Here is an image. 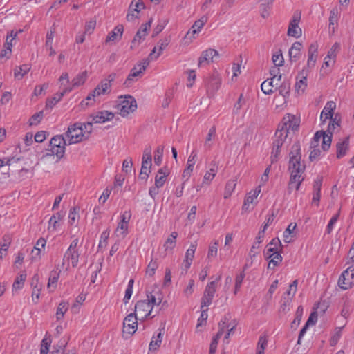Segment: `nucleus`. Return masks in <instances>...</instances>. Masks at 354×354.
Instances as JSON below:
<instances>
[{"instance_id":"nucleus-9","label":"nucleus","mask_w":354,"mask_h":354,"mask_svg":"<svg viewBox=\"0 0 354 354\" xmlns=\"http://www.w3.org/2000/svg\"><path fill=\"white\" fill-rule=\"evenodd\" d=\"M221 279V275L218 276L215 281L208 283L204 290L203 297L201 299V308L208 307L212 301L213 297L216 290L217 282Z\"/></svg>"},{"instance_id":"nucleus-35","label":"nucleus","mask_w":354,"mask_h":354,"mask_svg":"<svg viewBox=\"0 0 354 354\" xmlns=\"http://www.w3.org/2000/svg\"><path fill=\"white\" fill-rule=\"evenodd\" d=\"M301 48V43L299 41L293 43V44L292 45L289 50V56L291 60L294 59L295 61H296L297 59L300 57Z\"/></svg>"},{"instance_id":"nucleus-6","label":"nucleus","mask_w":354,"mask_h":354,"mask_svg":"<svg viewBox=\"0 0 354 354\" xmlns=\"http://www.w3.org/2000/svg\"><path fill=\"white\" fill-rule=\"evenodd\" d=\"M136 109V100L131 95H124L119 97L117 110L122 117L128 116L130 113L134 112Z\"/></svg>"},{"instance_id":"nucleus-62","label":"nucleus","mask_w":354,"mask_h":354,"mask_svg":"<svg viewBox=\"0 0 354 354\" xmlns=\"http://www.w3.org/2000/svg\"><path fill=\"white\" fill-rule=\"evenodd\" d=\"M109 234L110 231L109 230H106L102 233L98 245L99 248H105L107 245Z\"/></svg>"},{"instance_id":"nucleus-17","label":"nucleus","mask_w":354,"mask_h":354,"mask_svg":"<svg viewBox=\"0 0 354 354\" xmlns=\"http://www.w3.org/2000/svg\"><path fill=\"white\" fill-rule=\"evenodd\" d=\"M336 109V104L333 101L328 102L320 114L321 124H326L327 120L333 117L334 111Z\"/></svg>"},{"instance_id":"nucleus-24","label":"nucleus","mask_w":354,"mask_h":354,"mask_svg":"<svg viewBox=\"0 0 354 354\" xmlns=\"http://www.w3.org/2000/svg\"><path fill=\"white\" fill-rule=\"evenodd\" d=\"M46 244V241L44 238H40L36 242L34 248L31 251V259L37 261L41 259L42 252L44 250Z\"/></svg>"},{"instance_id":"nucleus-2","label":"nucleus","mask_w":354,"mask_h":354,"mask_svg":"<svg viewBox=\"0 0 354 354\" xmlns=\"http://www.w3.org/2000/svg\"><path fill=\"white\" fill-rule=\"evenodd\" d=\"M157 50V47H154L149 55L148 57L144 59L141 62H138L133 68L131 70L127 78L124 82V84L127 86H131L133 82L136 81L137 77H141L149 66L151 61H153V55Z\"/></svg>"},{"instance_id":"nucleus-51","label":"nucleus","mask_w":354,"mask_h":354,"mask_svg":"<svg viewBox=\"0 0 354 354\" xmlns=\"http://www.w3.org/2000/svg\"><path fill=\"white\" fill-rule=\"evenodd\" d=\"M30 69V65L23 64L15 70V77L17 78H22L26 74L28 73Z\"/></svg>"},{"instance_id":"nucleus-41","label":"nucleus","mask_w":354,"mask_h":354,"mask_svg":"<svg viewBox=\"0 0 354 354\" xmlns=\"http://www.w3.org/2000/svg\"><path fill=\"white\" fill-rule=\"evenodd\" d=\"M26 279V273L23 271L21 272L17 277H16L13 285H12V290H20L24 286V282Z\"/></svg>"},{"instance_id":"nucleus-14","label":"nucleus","mask_w":354,"mask_h":354,"mask_svg":"<svg viewBox=\"0 0 354 354\" xmlns=\"http://www.w3.org/2000/svg\"><path fill=\"white\" fill-rule=\"evenodd\" d=\"M152 311V306L150 302L147 300L138 301L135 305V315L140 319H144L150 315Z\"/></svg>"},{"instance_id":"nucleus-36","label":"nucleus","mask_w":354,"mask_h":354,"mask_svg":"<svg viewBox=\"0 0 354 354\" xmlns=\"http://www.w3.org/2000/svg\"><path fill=\"white\" fill-rule=\"evenodd\" d=\"M217 165L215 163L211 164L209 171H206L203 176V184L209 185L215 177L217 173Z\"/></svg>"},{"instance_id":"nucleus-45","label":"nucleus","mask_w":354,"mask_h":354,"mask_svg":"<svg viewBox=\"0 0 354 354\" xmlns=\"http://www.w3.org/2000/svg\"><path fill=\"white\" fill-rule=\"evenodd\" d=\"M216 137V127L214 126L212 127L207 135V137L205 138V141L204 143V146L206 149H209L212 146V141H213L215 139Z\"/></svg>"},{"instance_id":"nucleus-1","label":"nucleus","mask_w":354,"mask_h":354,"mask_svg":"<svg viewBox=\"0 0 354 354\" xmlns=\"http://www.w3.org/2000/svg\"><path fill=\"white\" fill-rule=\"evenodd\" d=\"M300 145L299 142L295 143L291 148L289 153V170L290 177L288 186V191L291 193L293 190L298 191L301 183L304 180L301 174L304 171L305 166L301 164Z\"/></svg>"},{"instance_id":"nucleus-60","label":"nucleus","mask_w":354,"mask_h":354,"mask_svg":"<svg viewBox=\"0 0 354 354\" xmlns=\"http://www.w3.org/2000/svg\"><path fill=\"white\" fill-rule=\"evenodd\" d=\"M196 249V243H192L190 247L186 251L185 259L192 261L194 257Z\"/></svg>"},{"instance_id":"nucleus-37","label":"nucleus","mask_w":354,"mask_h":354,"mask_svg":"<svg viewBox=\"0 0 354 354\" xmlns=\"http://www.w3.org/2000/svg\"><path fill=\"white\" fill-rule=\"evenodd\" d=\"M277 89L279 91V95L283 97V102L286 103V100L290 91V84L288 82H283Z\"/></svg>"},{"instance_id":"nucleus-32","label":"nucleus","mask_w":354,"mask_h":354,"mask_svg":"<svg viewBox=\"0 0 354 354\" xmlns=\"http://www.w3.org/2000/svg\"><path fill=\"white\" fill-rule=\"evenodd\" d=\"M164 333L165 328L159 329L158 335L151 339L149 346V351H156L160 346Z\"/></svg>"},{"instance_id":"nucleus-16","label":"nucleus","mask_w":354,"mask_h":354,"mask_svg":"<svg viewBox=\"0 0 354 354\" xmlns=\"http://www.w3.org/2000/svg\"><path fill=\"white\" fill-rule=\"evenodd\" d=\"M318 57V44L317 42L313 43L310 45L308 50V60L306 68L308 72L315 67Z\"/></svg>"},{"instance_id":"nucleus-7","label":"nucleus","mask_w":354,"mask_h":354,"mask_svg":"<svg viewBox=\"0 0 354 354\" xmlns=\"http://www.w3.org/2000/svg\"><path fill=\"white\" fill-rule=\"evenodd\" d=\"M288 131L285 129H283L280 126L277 129L275 133V139L273 142V149L271 153V161L274 162L278 158V156L280 153V148L282 147L283 144L286 142L288 138Z\"/></svg>"},{"instance_id":"nucleus-30","label":"nucleus","mask_w":354,"mask_h":354,"mask_svg":"<svg viewBox=\"0 0 354 354\" xmlns=\"http://www.w3.org/2000/svg\"><path fill=\"white\" fill-rule=\"evenodd\" d=\"M279 82L273 78H268L261 84V90L265 94L270 95L274 92V88H277V86L279 85Z\"/></svg>"},{"instance_id":"nucleus-59","label":"nucleus","mask_w":354,"mask_h":354,"mask_svg":"<svg viewBox=\"0 0 354 354\" xmlns=\"http://www.w3.org/2000/svg\"><path fill=\"white\" fill-rule=\"evenodd\" d=\"M87 122L82 123L83 124V132L86 136V140L89 138L91 132L93 131V124L94 123L91 119H89Z\"/></svg>"},{"instance_id":"nucleus-58","label":"nucleus","mask_w":354,"mask_h":354,"mask_svg":"<svg viewBox=\"0 0 354 354\" xmlns=\"http://www.w3.org/2000/svg\"><path fill=\"white\" fill-rule=\"evenodd\" d=\"M218 241L216 240L209 246L207 258L210 259L215 257L218 253Z\"/></svg>"},{"instance_id":"nucleus-29","label":"nucleus","mask_w":354,"mask_h":354,"mask_svg":"<svg viewBox=\"0 0 354 354\" xmlns=\"http://www.w3.org/2000/svg\"><path fill=\"white\" fill-rule=\"evenodd\" d=\"M337 158H342L346 155L349 149V137L345 138L344 140H340L336 144Z\"/></svg>"},{"instance_id":"nucleus-13","label":"nucleus","mask_w":354,"mask_h":354,"mask_svg":"<svg viewBox=\"0 0 354 354\" xmlns=\"http://www.w3.org/2000/svg\"><path fill=\"white\" fill-rule=\"evenodd\" d=\"M354 283V269L347 268L342 272L338 280L340 288L347 290Z\"/></svg>"},{"instance_id":"nucleus-64","label":"nucleus","mask_w":354,"mask_h":354,"mask_svg":"<svg viewBox=\"0 0 354 354\" xmlns=\"http://www.w3.org/2000/svg\"><path fill=\"white\" fill-rule=\"evenodd\" d=\"M43 118V111H39L34 114L29 120L30 126L38 124Z\"/></svg>"},{"instance_id":"nucleus-8","label":"nucleus","mask_w":354,"mask_h":354,"mask_svg":"<svg viewBox=\"0 0 354 354\" xmlns=\"http://www.w3.org/2000/svg\"><path fill=\"white\" fill-rule=\"evenodd\" d=\"M87 78V72L83 71L77 74L71 81V86H66V84L69 83V76L67 73H63L59 78L61 86L74 88L82 86L84 84Z\"/></svg>"},{"instance_id":"nucleus-43","label":"nucleus","mask_w":354,"mask_h":354,"mask_svg":"<svg viewBox=\"0 0 354 354\" xmlns=\"http://www.w3.org/2000/svg\"><path fill=\"white\" fill-rule=\"evenodd\" d=\"M297 224L291 223L283 232V241L286 243H290L293 236V232L296 229Z\"/></svg>"},{"instance_id":"nucleus-15","label":"nucleus","mask_w":354,"mask_h":354,"mask_svg":"<svg viewBox=\"0 0 354 354\" xmlns=\"http://www.w3.org/2000/svg\"><path fill=\"white\" fill-rule=\"evenodd\" d=\"M300 19L301 16L299 13H295L293 15L288 28L287 34L288 36L295 38H299L301 36L302 31L301 28L299 26Z\"/></svg>"},{"instance_id":"nucleus-12","label":"nucleus","mask_w":354,"mask_h":354,"mask_svg":"<svg viewBox=\"0 0 354 354\" xmlns=\"http://www.w3.org/2000/svg\"><path fill=\"white\" fill-rule=\"evenodd\" d=\"M261 185H259L246 194L242 206L243 211L247 212L253 209L254 205L257 203V198L261 193Z\"/></svg>"},{"instance_id":"nucleus-44","label":"nucleus","mask_w":354,"mask_h":354,"mask_svg":"<svg viewBox=\"0 0 354 354\" xmlns=\"http://www.w3.org/2000/svg\"><path fill=\"white\" fill-rule=\"evenodd\" d=\"M221 84V80L218 77H213L210 79L207 84V91L209 92L214 93L216 91Z\"/></svg>"},{"instance_id":"nucleus-34","label":"nucleus","mask_w":354,"mask_h":354,"mask_svg":"<svg viewBox=\"0 0 354 354\" xmlns=\"http://www.w3.org/2000/svg\"><path fill=\"white\" fill-rule=\"evenodd\" d=\"M60 272V270L58 268H56L50 272L47 284V288L50 290V291L54 290L57 287Z\"/></svg>"},{"instance_id":"nucleus-39","label":"nucleus","mask_w":354,"mask_h":354,"mask_svg":"<svg viewBox=\"0 0 354 354\" xmlns=\"http://www.w3.org/2000/svg\"><path fill=\"white\" fill-rule=\"evenodd\" d=\"M12 242V237L10 234H5L0 243V259L3 257V252H6L8 250Z\"/></svg>"},{"instance_id":"nucleus-33","label":"nucleus","mask_w":354,"mask_h":354,"mask_svg":"<svg viewBox=\"0 0 354 354\" xmlns=\"http://www.w3.org/2000/svg\"><path fill=\"white\" fill-rule=\"evenodd\" d=\"M169 172L168 169L165 168H160L157 174L155 176V184L157 187H162L166 182L167 177L168 176Z\"/></svg>"},{"instance_id":"nucleus-3","label":"nucleus","mask_w":354,"mask_h":354,"mask_svg":"<svg viewBox=\"0 0 354 354\" xmlns=\"http://www.w3.org/2000/svg\"><path fill=\"white\" fill-rule=\"evenodd\" d=\"M66 145H68V142L64 136H55L50 141L48 152L44 155V157L56 156L57 160H59L65 153Z\"/></svg>"},{"instance_id":"nucleus-38","label":"nucleus","mask_w":354,"mask_h":354,"mask_svg":"<svg viewBox=\"0 0 354 354\" xmlns=\"http://www.w3.org/2000/svg\"><path fill=\"white\" fill-rule=\"evenodd\" d=\"M340 126V118H338L337 115H335V117L329 119V122L328 124L327 129L325 131L327 134L333 136L334 130Z\"/></svg>"},{"instance_id":"nucleus-49","label":"nucleus","mask_w":354,"mask_h":354,"mask_svg":"<svg viewBox=\"0 0 354 354\" xmlns=\"http://www.w3.org/2000/svg\"><path fill=\"white\" fill-rule=\"evenodd\" d=\"M169 39L165 38L164 39H161L158 41V52L156 55V52L153 55V60L157 59L159 56L162 54V51L165 49V48L169 45Z\"/></svg>"},{"instance_id":"nucleus-5","label":"nucleus","mask_w":354,"mask_h":354,"mask_svg":"<svg viewBox=\"0 0 354 354\" xmlns=\"http://www.w3.org/2000/svg\"><path fill=\"white\" fill-rule=\"evenodd\" d=\"M64 137L68 145L76 144L86 140V138L83 132L82 123L76 122L70 125L64 134Z\"/></svg>"},{"instance_id":"nucleus-31","label":"nucleus","mask_w":354,"mask_h":354,"mask_svg":"<svg viewBox=\"0 0 354 354\" xmlns=\"http://www.w3.org/2000/svg\"><path fill=\"white\" fill-rule=\"evenodd\" d=\"M196 156H197V155L194 152H192L190 154V156H189L188 160H187V167L185 169L183 174V177L184 178L188 179L190 177L191 173L193 171L194 166L196 162Z\"/></svg>"},{"instance_id":"nucleus-28","label":"nucleus","mask_w":354,"mask_h":354,"mask_svg":"<svg viewBox=\"0 0 354 354\" xmlns=\"http://www.w3.org/2000/svg\"><path fill=\"white\" fill-rule=\"evenodd\" d=\"M207 17L205 15L202 16L199 19L196 20L192 25L189 30L187 32L185 39H187L189 35H192L198 33L205 24L207 22Z\"/></svg>"},{"instance_id":"nucleus-53","label":"nucleus","mask_w":354,"mask_h":354,"mask_svg":"<svg viewBox=\"0 0 354 354\" xmlns=\"http://www.w3.org/2000/svg\"><path fill=\"white\" fill-rule=\"evenodd\" d=\"M68 310V303L65 301H62L59 303L57 312H56V318L57 320H59L64 317V314Z\"/></svg>"},{"instance_id":"nucleus-21","label":"nucleus","mask_w":354,"mask_h":354,"mask_svg":"<svg viewBox=\"0 0 354 354\" xmlns=\"http://www.w3.org/2000/svg\"><path fill=\"white\" fill-rule=\"evenodd\" d=\"M282 244L279 238H274L272 241L266 245L264 250V256L266 258H271L270 254L281 252L282 250Z\"/></svg>"},{"instance_id":"nucleus-11","label":"nucleus","mask_w":354,"mask_h":354,"mask_svg":"<svg viewBox=\"0 0 354 354\" xmlns=\"http://www.w3.org/2000/svg\"><path fill=\"white\" fill-rule=\"evenodd\" d=\"M138 319H140L134 313L129 314L123 322V335H131L136 333L138 329Z\"/></svg>"},{"instance_id":"nucleus-40","label":"nucleus","mask_w":354,"mask_h":354,"mask_svg":"<svg viewBox=\"0 0 354 354\" xmlns=\"http://www.w3.org/2000/svg\"><path fill=\"white\" fill-rule=\"evenodd\" d=\"M270 256L271 258H269L270 260L268 263V268L273 269L274 267L278 266L280 264L283 258L281 255V252L272 253Z\"/></svg>"},{"instance_id":"nucleus-23","label":"nucleus","mask_w":354,"mask_h":354,"mask_svg":"<svg viewBox=\"0 0 354 354\" xmlns=\"http://www.w3.org/2000/svg\"><path fill=\"white\" fill-rule=\"evenodd\" d=\"M147 302H150V305L159 306L162 301L163 295L159 287H155L153 290L147 293Z\"/></svg>"},{"instance_id":"nucleus-42","label":"nucleus","mask_w":354,"mask_h":354,"mask_svg":"<svg viewBox=\"0 0 354 354\" xmlns=\"http://www.w3.org/2000/svg\"><path fill=\"white\" fill-rule=\"evenodd\" d=\"M178 236V233L176 232H173L170 236L167 239L164 248L166 251L171 250L176 246V238Z\"/></svg>"},{"instance_id":"nucleus-48","label":"nucleus","mask_w":354,"mask_h":354,"mask_svg":"<svg viewBox=\"0 0 354 354\" xmlns=\"http://www.w3.org/2000/svg\"><path fill=\"white\" fill-rule=\"evenodd\" d=\"M340 50V44L338 42H335L330 49L328 50V54L326 55V59H330L333 60V63H335V58L337 57V53Z\"/></svg>"},{"instance_id":"nucleus-55","label":"nucleus","mask_w":354,"mask_h":354,"mask_svg":"<svg viewBox=\"0 0 354 354\" xmlns=\"http://www.w3.org/2000/svg\"><path fill=\"white\" fill-rule=\"evenodd\" d=\"M128 224L122 222H119L118 227L115 231V234L117 236L124 237L127 234Z\"/></svg>"},{"instance_id":"nucleus-20","label":"nucleus","mask_w":354,"mask_h":354,"mask_svg":"<svg viewBox=\"0 0 354 354\" xmlns=\"http://www.w3.org/2000/svg\"><path fill=\"white\" fill-rule=\"evenodd\" d=\"M299 122L295 115L288 114L286 117L283 118V122L281 124H279V126L287 130L288 133L290 129L292 131L297 129V128L299 127Z\"/></svg>"},{"instance_id":"nucleus-63","label":"nucleus","mask_w":354,"mask_h":354,"mask_svg":"<svg viewBox=\"0 0 354 354\" xmlns=\"http://www.w3.org/2000/svg\"><path fill=\"white\" fill-rule=\"evenodd\" d=\"M144 8V4L141 0H133L130 6L129 10H133L137 14L139 13L140 9Z\"/></svg>"},{"instance_id":"nucleus-52","label":"nucleus","mask_w":354,"mask_h":354,"mask_svg":"<svg viewBox=\"0 0 354 354\" xmlns=\"http://www.w3.org/2000/svg\"><path fill=\"white\" fill-rule=\"evenodd\" d=\"M158 268V259H151L146 269V274L149 277H153Z\"/></svg>"},{"instance_id":"nucleus-46","label":"nucleus","mask_w":354,"mask_h":354,"mask_svg":"<svg viewBox=\"0 0 354 354\" xmlns=\"http://www.w3.org/2000/svg\"><path fill=\"white\" fill-rule=\"evenodd\" d=\"M79 207H73L70 209L68 214V223L71 225H73L77 223L79 220Z\"/></svg>"},{"instance_id":"nucleus-22","label":"nucleus","mask_w":354,"mask_h":354,"mask_svg":"<svg viewBox=\"0 0 354 354\" xmlns=\"http://www.w3.org/2000/svg\"><path fill=\"white\" fill-rule=\"evenodd\" d=\"M313 139L318 142L322 140V148L324 151H328L329 149L332 142L330 135L327 134L324 131H319L315 133Z\"/></svg>"},{"instance_id":"nucleus-26","label":"nucleus","mask_w":354,"mask_h":354,"mask_svg":"<svg viewBox=\"0 0 354 354\" xmlns=\"http://www.w3.org/2000/svg\"><path fill=\"white\" fill-rule=\"evenodd\" d=\"M60 87L62 88V91L60 93H56L53 97L47 100L46 102V109H52L62 100L65 94L70 93L73 90V87H64L61 86Z\"/></svg>"},{"instance_id":"nucleus-61","label":"nucleus","mask_w":354,"mask_h":354,"mask_svg":"<svg viewBox=\"0 0 354 354\" xmlns=\"http://www.w3.org/2000/svg\"><path fill=\"white\" fill-rule=\"evenodd\" d=\"M17 35V32H14L12 30L6 37V43L4 44V48H10L12 50V41L16 38Z\"/></svg>"},{"instance_id":"nucleus-27","label":"nucleus","mask_w":354,"mask_h":354,"mask_svg":"<svg viewBox=\"0 0 354 354\" xmlns=\"http://www.w3.org/2000/svg\"><path fill=\"white\" fill-rule=\"evenodd\" d=\"M218 56L217 50L209 48L201 53L198 59V66H203L204 64H208L213 61V58Z\"/></svg>"},{"instance_id":"nucleus-4","label":"nucleus","mask_w":354,"mask_h":354,"mask_svg":"<svg viewBox=\"0 0 354 354\" xmlns=\"http://www.w3.org/2000/svg\"><path fill=\"white\" fill-rule=\"evenodd\" d=\"M81 245L79 244V240L77 238L74 239L71 243L68 248L66 251L64 258L62 266L64 267L66 264V269H68L69 264L71 263L73 268H75L78 265L79 258L80 252L79 248Z\"/></svg>"},{"instance_id":"nucleus-18","label":"nucleus","mask_w":354,"mask_h":354,"mask_svg":"<svg viewBox=\"0 0 354 354\" xmlns=\"http://www.w3.org/2000/svg\"><path fill=\"white\" fill-rule=\"evenodd\" d=\"M113 118L114 113L109 111H97L89 116V119H91L95 124H102L111 121Z\"/></svg>"},{"instance_id":"nucleus-19","label":"nucleus","mask_w":354,"mask_h":354,"mask_svg":"<svg viewBox=\"0 0 354 354\" xmlns=\"http://www.w3.org/2000/svg\"><path fill=\"white\" fill-rule=\"evenodd\" d=\"M308 75V70L303 69L297 77V81L295 84V91L299 95L304 93L307 87Z\"/></svg>"},{"instance_id":"nucleus-10","label":"nucleus","mask_w":354,"mask_h":354,"mask_svg":"<svg viewBox=\"0 0 354 354\" xmlns=\"http://www.w3.org/2000/svg\"><path fill=\"white\" fill-rule=\"evenodd\" d=\"M152 23V19H150L147 22L142 24L139 30L137 31L133 39L131 44V48L134 49L139 46L140 43L145 40L150 30Z\"/></svg>"},{"instance_id":"nucleus-47","label":"nucleus","mask_w":354,"mask_h":354,"mask_svg":"<svg viewBox=\"0 0 354 354\" xmlns=\"http://www.w3.org/2000/svg\"><path fill=\"white\" fill-rule=\"evenodd\" d=\"M236 185V180L231 179L227 181L224 192V198H228L234 192Z\"/></svg>"},{"instance_id":"nucleus-50","label":"nucleus","mask_w":354,"mask_h":354,"mask_svg":"<svg viewBox=\"0 0 354 354\" xmlns=\"http://www.w3.org/2000/svg\"><path fill=\"white\" fill-rule=\"evenodd\" d=\"M268 345V339L265 335L259 339L256 354H264V351Z\"/></svg>"},{"instance_id":"nucleus-54","label":"nucleus","mask_w":354,"mask_h":354,"mask_svg":"<svg viewBox=\"0 0 354 354\" xmlns=\"http://www.w3.org/2000/svg\"><path fill=\"white\" fill-rule=\"evenodd\" d=\"M164 152V146H158L154 152V163L159 166L162 163V156Z\"/></svg>"},{"instance_id":"nucleus-57","label":"nucleus","mask_w":354,"mask_h":354,"mask_svg":"<svg viewBox=\"0 0 354 354\" xmlns=\"http://www.w3.org/2000/svg\"><path fill=\"white\" fill-rule=\"evenodd\" d=\"M272 3L271 0H266L265 3H261V15L263 18H266L269 15L268 10L271 8Z\"/></svg>"},{"instance_id":"nucleus-56","label":"nucleus","mask_w":354,"mask_h":354,"mask_svg":"<svg viewBox=\"0 0 354 354\" xmlns=\"http://www.w3.org/2000/svg\"><path fill=\"white\" fill-rule=\"evenodd\" d=\"M64 217V214L61 212H57L55 214H53L50 220H49V226L48 229L52 228L53 230L56 229V225L59 221L62 220Z\"/></svg>"},{"instance_id":"nucleus-25","label":"nucleus","mask_w":354,"mask_h":354,"mask_svg":"<svg viewBox=\"0 0 354 354\" xmlns=\"http://www.w3.org/2000/svg\"><path fill=\"white\" fill-rule=\"evenodd\" d=\"M123 30L124 28L122 25H118L117 26H115L114 29L112 31H111L107 35L105 40V43L111 44L119 41L122 38Z\"/></svg>"}]
</instances>
